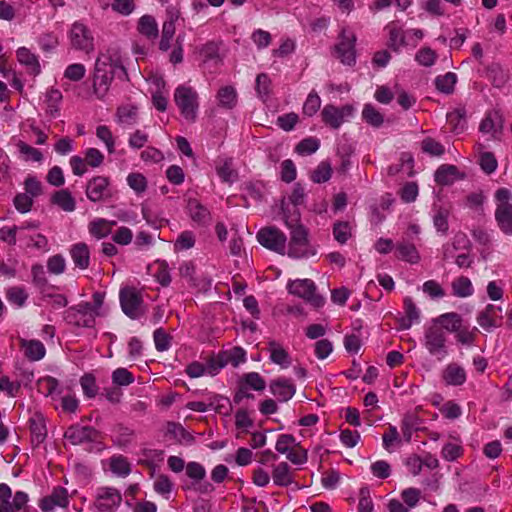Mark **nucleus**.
I'll use <instances>...</instances> for the list:
<instances>
[{"mask_svg": "<svg viewBox=\"0 0 512 512\" xmlns=\"http://www.w3.org/2000/svg\"><path fill=\"white\" fill-rule=\"evenodd\" d=\"M206 375L215 376L219 371L225 367L222 357L218 353L208 357L204 363Z\"/></svg>", "mask_w": 512, "mask_h": 512, "instance_id": "60", "label": "nucleus"}, {"mask_svg": "<svg viewBox=\"0 0 512 512\" xmlns=\"http://www.w3.org/2000/svg\"><path fill=\"white\" fill-rule=\"evenodd\" d=\"M216 97L218 105L224 109H233L237 104V92L233 86L221 87Z\"/></svg>", "mask_w": 512, "mask_h": 512, "instance_id": "34", "label": "nucleus"}, {"mask_svg": "<svg viewBox=\"0 0 512 512\" xmlns=\"http://www.w3.org/2000/svg\"><path fill=\"white\" fill-rule=\"evenodd\" d=\"M112 383L116 386H128L134 382L133 374L126 368H117L112 372Z\"/></svg>", "mask_w": 512, "mask_h": 512, "instance_id": "51", "label": "nucleus"}, {"mask_svg": "<svg viewBox=\"0 0 512 512\" xmlns=\"http://www.w3.org/2000/svg\"><path fill=\"white\" fill-rule=\"evenodd\" d=\"M442 379L446 385L460 386L466 381V372L459 364L450 363L443 369Z\"/></svg>", "mask_w": 512, "mask_h": 512, "instance_id": "24", "label": "nucleus"}, {"mask_svg": "<svg viewBox=\"0 0 512 512\" xmlns=\"http://www.w3.org/2000/svg\"><path fill=\"white\" fill-rule=\"evenodd\" d=\"M272 394L280 401H287L295 394V386L288 379H277L270 383Z\"/></svg>", "mask_w": 512, "mask_h": 512, "instance_id": "25", "label": "nucleus"}, {"mask_svg": "<svg viewBox=\"0 0 512 512\" xmlns=\"http://www.w3.org/2000/svg\"><path fill=\"white\" fill-rule=\"evenodd\" d=\"M81 388L83 393L88 398H94L98 393V386L96 379L92 374H85L80 379Z\"/></svg>", "mask_w": 512, "mask_h": 512, "instance_id": "52", "label": "nucleus"}, {"mask_svg": "<svg viewBox=\"0 0 512 512\" xmlns=\"http://www.w3.org/2000/svg\"><path fill=\"white\" fill-rule=\"evenodd\" d=\"M477 322L484 330H491L500 327L503 322L502 308L493 304H488L477 315Z\"/></svg>", "mask_w": 512, "mask_h": 512, "instance_id": "16", "label": "nucleus"}, {"mask_svg": "<svg viewBox=\"0 0 512 512\" xmlns=\"http://www.w3.org/2000/svg\"><path fill=\"white\" fill-rule=\"evenodd\" d=\"M110 470L118 476L125 477L130 474L131 467L126 457L117 455L110 458Z\"/></svg>", "mask_w": 512, "mask_h": 512, "instance_id": "44", "label": "nucleus"}, {"mask_svg": "<svg viewBox=\"0 0 512 512\" xmlns=\"http://www.w3.org/2000/svg\"><path fill=\"white\" fill-rule=\"evenodd\" d=\"M470 248V241L463 232L454 235L451 242L443 245V260H449L455 257V253L459 250H467Z\"/></svg>", "mask_w": 512, "mask_h": 512, "instance_id": "20", "label": "nucleus"}, {"mask_svg": "<svg viewBox=\"0 0 512 512\" xmlns=\"http://www.w3.org/2000/svg\"><path fill=\"white\" fill-rule=\"evenodd\" d=\"M333 235L337 242L345 244L351 237V226L348 222H338L334 224Z\"/></svg>", "mask_w": 512, "mask_h": 512, "instance_id": "55", "label": "nucleus"}, {"mask_svg": "<svg viewBox=\"0 0 512 512\" xmlns=\"http://www.w3.org/2000/svg\"><path fill=\"white\" fill-rule=\"evenodd\" d=\"M298 443L293 435L281 434L276 441L275 449L278 453L286 455Z\"/></svg>", "mask_w": 512, "mask_h": 512, "instance_id": "53", "label": "nucleus"}, {"mask_svg": "<svg viewBox=\"0 0 512 512\" xmlns=\"http://www.w3.org/2000/svg\"><path fill=\"white\" fill-rule=\"evenodd\" d=\"M85 194L94 203L112 198L113 190L110 178L102 175L92 177L86 184Z\"/></svg>", "mask_w": 512, "mask_h": 512, "instance_id": "8", "label": "nucleus"}, {"mask_svg": "<svg viewBox=\"0 0 512 512\" xmlns=\"http://www.w3.org/2000/svg\"><path fill=\"white\" fill-rule=\"evenodd\" d=\"M404 310L406 316L401 320V327L409 329L419 319V310L410 297L404 299Z\"/></svg>", "mask_w": 512, "mask_h": 512, "instance_id": "43", "label": "nucleus"}, {"mask_svg": "<svg viewBox=\"0 0 512 512\" xmlns=\"http://www.w3.org/2000/svg\"><path fill=\"white\" fill-rule=\"evenodd\" d=\"M450 215V207L447 206H435L434 207V215H433V223L437 231L446 234L449 225L448 218Z\"/></svg>", "mask_w": 512, "mask_h": 512, "instance_id": "40", "label": "nucleus"}, {"mask_svg": "<svg viewBox=\"0 0 512 512\" xmlns=\"http://www.w3.org/2000/svg\"><path fill=\"white\" fill-rule=\"evenodd\" d=\"M289 293L302 298L314 308H320L324 305V298L319 295L315 283L310 279H297L287 285Z\"/></svg>", "mask_w": 512, "mask_h": 512, "instance_id": "6", "label": "nucleus"}, {"mask_svg": "<svg viewBox=\"0 0 512 512\" xmlns=\"http://www.w3.org/2000/svg\"><path fill=\"white\" fill-rule=\"evenodd\" d=\"M68 39L71 48L90 54L94 51V36L92 31L82 22L76 21L72 24Z\"/></svg>", "mask_w": 512, "mask_h": 512, "instance_id": "7", "label": "nucleus"}, {"mask_svg": "<svg viewBox=\"0 0 512 512\" xmlns=\"http://www.w3.org/2000/svg\"><path fill=\"white\" fill-rule=\"evenodd\" d=\"M114 225L115 221H108L103 218H98L89 223L88 230L89 233L96 239H102L111 233L112 227Z\"/></svg>", "mask_w": 512, "mask_h": 512, "instance_id": "32", "label": "nucleus"}, {"mask_svg": "<svg viewBox=\"0 0 512 512\" xmlns=\"http://www.w3.org/2000/svg\"><path fill=\"white\" fill-rule=\"evenodd\" d=\"M321 106V99L319 95L312 91L309 93L306 101L303 105V114L307 116H313L320 108Z\"/></svg>", "mask_w": 512, "mask_h": 512, "instance_id": "62", "label": "nucleus"}, {"mask_svg": "<svg viewBox=\"0 0 512 512\" xmlns=\"http://www.w3.org/2000/svg\"><path fill=\"white\" fill-rule=\"evenodd\" d=\"M20 348L24 356L32 362L41 360L46 354V348L40 340L21 339Z\"/></svg>", "mask_w": 512, "mask_h": 512, "instance_id": "22", "label": "nucleus"}, {"mask_svg": "<svg viewBox=\"0 0 512 512\" xmlns=\"http://www.w3.org/2000/svg\"><path fill=\"white\" fill-rule=\"evenodd\" d=\"M362 118L373 127H380L384 122L383 115L372 104H366L364 106Z\"/></svg>", "mask_w": 512, "mask_h": 512, "instance_id": "45", "label": "nucleus"}, {"mask_svg": "<svg viewBox=\"0 0 512 512\" xmlns=\"http://www.w3.org/2000/svg\"><path fill=\"white\" fill-rule=\"evenodd\" d=\"M68 504L69 500L67 489L61 486H57L52 490L51 494L43 497L40 500L39 507L44 512H50L56 507L65 508L68 506Z\"/></svg>", "mask_w": 512, "mask_h": 512, "instance_id": "17", "label": "nucleus"}, {"mask_svg": "<svg viewBox=\"0 0 512 512\" xmlns=\"http://www.w3.org/2000/svg\"><path fill=\"white\" fill-rule=\"evenodd\" d=\"M115 78L119 80V74L94 65L92 74V90L97 99L104 100L106 98Z\"/></svg>", "mask_w": 512, "mask_h": 512, "instance_id": "12", "label": "nucleus"}, {"mask_svg": "<svg viewBox=\"0 0 512 512\" xmlns=\"http://www.w3.org/2000/svg\"><path fill=\"white\" fill-rule=\"evenodd\" d=\"M396 257L400 260L416 264L420 261V255L413 243L401 241L396 245Z\"/></svg>", "mask_w": 512, "mask_h": 512, "instance_id": "27", "label": "nucleus"}, {"mask_svg": "<svg viewBox=\"0 0 512 512\" xmlns=\"http://www.w3.org/2000/svg\"><path fill=\"white\" fill-rule=\"evenodd\" d=\"M241 381L249 388L255 391H262L265 389V380L257 372H250L243 375Z\"/></svg>", "mask_w": 512, "mask_h": 512, "instance_id": "54", "label": "nucleus"}, {"mask_svg": "<svg viewBox=\"0 0 512 512\" xmlns=\"http://www.w3.org/2000/svg\"><path fill=\"white\" fill-rule=\"evenodd\" d=\"M274 484L281 487L289 486L293 482V475L290 466L286 462H281L274 466L272 471Z\"/></svg>", "mask_w": 512, "mask_h": 512, "instance_id": "31", "label": "nucleus"}, {"mask_svg": "<svg viewBox=\"0 0 512 512\" xmlns=\"http://www.w3.org/2000/svg\"><path fill=\"white\" fill-rule=\"evenodd\" d=\"M86 68L81 63L70 64L64 71V77L73 82H78L84 78Z\"/></svg>", "mask_w": 512, "mask_h": 512, "instance_id": "58", "label": "nucleus"}, {"mask_svg": "<svg viewBox=\"0 0 512 512\" xmlns=\"http://www.w3.org/2000/svg\"><path fill=\"white\" fill-rule=\"evenodd\" d=\"M105 293L95 292L92 295L93 302H81L68 308L64 313L65 321L78 328H92L96 317L100 315V309L104 303Z\"/></svg>", "mask_w": 512, "mask_h": 512, "instance_id": "1", "label": "nucleus"}, {"mask_svg": "<svg viewBox=\"0 0 512 512\" xmlns=\"http://www.w3.org/2000/svg\"><path fill=\"white\" fill-rule=\"evenodd\" d=\"M421 147L423 152L432 156H441L445 152L444 146L431 137L425 138L421 143Z\"/></svg>", "mask_w": 512, "mask_h": 512, "instance_id": "64", "label": "nucleus"}, {"mask_svg": "<svg viewBox=\"0 0 512 512\" xmlns=\"http://www.w3.org/2000/svg\"><path fill=\"white\" fill-rule=\"evenodd\" d=\"M424 347L430 355L436 357L439 361L448 355L447 335L438 326L431 322L426 325L424 330Z\"/></svg>", "mask_w": 512, "mask_h": 512, "instance_id": "5", "label": "nucleus"}, {"mask_svg": "<svg viewBox=\"0 0 512 512\" xmlns=\"http://www.w3.org/2000/svg\"><path fill=\"white\" fill-rule=\"evenodd\" d=\"M51 203L65 212H73L76 209V201L67 189L55 191L51 196Z\"/></svg>", "mask_w": 512, "mask_h": 512, "instance_id": "28", "label": "nucleus"}, {"mask_svg": "<svg viewBox=\"0 0 512 512\" xmlns=\"http://www.w3.org/2000/svg\"><path fill=\"white\" fill-rule=\"evenodd\" d=\"M386 30L389 34V47L394 51H398L400 47L406 44L404 31L398 24L391 22L386 26Z\"/></svg>", "mask_w": 512, "mask_h": 512, "instance_id": "35", "label": "nucleus"}, {"mask_svg": "<svg viewBox=\"0 0 512 512\" xmlns=\"http://www.w3.org/2000/svg\"><path fill=\"white\" fill-rule=\"evenodd\" d=\"M18 61L25 65L28 71L34 75H38L41 71L38 57L33 54L28 48L21 47L16 52Z\"/></svg>", "mask_w": 512, "mask_h": 512, "instance_id": "29", "label": "nucleus"}, {"mask_svg": "<svg viewBox=\"0 0 512 512\" xmlns=\"http://www.w3.org/2000/svg\"><path fill=\"white\" fill-rule=\"evenodd\" d=\"M463 178L464 174L460 173L455 165L443 164L435 172V181L442 186L451 185L456 180Z\"/></svg>", "mask_w": 512, "mask_h": 512, "instance_id": "23", "label": "nucleus"}, {"mask_svg": "<svg viewBox=\"0 0 512 512\" xmlns=\"http://www.w3.org/2000/svg\"><path fill=\"white\" fill-rule=\"evenodd\" d=\"M6 298L11 304L22 307L28 299V293L23 287L14 286L7 289Z\"/></svg>", "mask_w": 512, "mask_h": 512, "instance_id": "47", "label": "nucleus"}, {"mask_svg": "<svg viewBox=\"0 0 512 512\" xmlns=\"http://www.w3.org/2000/svg\"><path fill=\"white\" fill-rule=\"evenodd\" d=\"M267 350L270 353V360L273 363L280 365L282 368H287L290 366V355L281 344L276 341H270L268 342Z\"/></svg>", "mask_w": 512, "mask_h": 512, "instance_id": "26", "label": "nucleus"}, {"mask_svg": "<svg viewBox=\"0 0 512 512\" xmlns=\"http://www.w3.org/2000/svg\"><path fill=\"white\" fill-rule=\"evenodd\" d=\"M122 502L121 493L112 487H103L98 490L94 501L95 512H115Z\"/></svg>", "mask_w": 512, "mask_h": 512, "instance_id": "13", "label": "nucleus"}, {"mask_svg": "<svg viewBox=\"0 0 512 512\" xmlns=\"http://www.w3.org/2000/svg\"><path fill=\"white\" fill-rule=\"evenodd\" d=\"M462 317L455 313V312H449L439 315L438 317L431 320V323L435 326H438V328L442 331H445V333H455V331H458L459 328H461L462 324Z\"/></svg>", "mask_w": 512, "mask_h": 512, "instance_id": "19", "label": "nucleus"}, {"mask_svg": "<svg viewBox=\"0 0 512 512\" xmlns=\"http://www.w3.org/2000/svg\"><path fill=\"white\" fill-rule=\"evenodd\" d=\"M332 175V167L328 161H322L319 165L311 172L310 178L314 183L327 182Z\"/></svg>", "mask_w": 512, "mask_h": 512, "instance_id": "46", "label": "nucleus"}, {"mask_svg": "<svg viewBox=\"0 0 512 512\" xmlns=\"http://www.w3.org/2000/svg\"><path fill=\"white\" fill-rule=\"evenodd\" d=\"M353 114V107L326 105L321 111L322 121L332 129H338Z\"/></svg>", "mask_w": 512, "mask_h": 512, "instance_id": "14", "label": "nucleus"}, {"mask_svg": "<svg viewBox=\"0 0 512 512\" xmlns=\"http://www.w3.org/2000/svg\"><path fill=\"white\" fill-rule=\"evenodd\" d=\"M488 76L493 86L497 88L504 87L510 78L508 70H505L499 64H492L489 67Z\"/></svg>", "mask_w": 512, "mask_h": 512, "instance_id": "41", "label": "nucleus"}, {"mask_svg": "<svg viewBox=\"0 0 512 512\" xmlns=\"http://www.w3.org/2000/svg\"><path fill=\"white\" fill-rule=\"evenodd\" d=\"M95 65L119 74V80L121 81H129L121 49L116 44L109 45L100 50Z\"/></svg>", "mask_w": 512, "mask_h": 512, "instance_id": "4", "label": "nucleus"}, {"mask_svg": "<svg viewBox=\"0 0 512 512\" xmlns=\"http://www.w3.org/2000/svg\"><path fill=\"white\" fill-rule=\"evenodd\" d=\"M286 458L293 464L301 465L307 462L308 452L298 443L286 454Z\"/></svg>", "mask_w": 512, "mask_h": 512, "instance_id": "61", "label": "nucleus"}, {"mask_svg": "<svg viewBox=\"0 0 512 512\" xmlns=\"http://www.w3.org/2000/svg\"><path fill=\"white\" fill-rule=\"evenodd\" d=\"M156 265L157 270L155 272V278L158 283H160L164 287H167L171 283V276L168 263L164 260H157Z\"/></svg>", "mask_w": 512, "mask_h": 512, "instance_id": "57", "label": "nucleus"}, {"mask_svg": "<svg viewBox=\"0 0 512 512\" xmlns=\"http://www.w3.org/2000/svg\"><path fill=\"white\" fill-rule=\"evenodd\" d=\"M120 304L123 312L131 319H138L144 314L141 293L133 287L121 289Z\"/></svg>", "mask_w": 512, "mask_h": 512, "instance_id": "9", "label": "nucleus"}, {"mask_svg": "<svg viewBox=\"0 0 512 512\" xmlns=\"http://www.w3.org/2000/svg\"><path fill=\"white\" fill-rule=\"evenodd\" d=\"M155 347L158 351H167L171 346L172 337L164 329L158 328L153 334Z\"/></svg>", "mask_w": 512, "mask_h": 512, "instance_id": "56", "label": "nucleus"}, {"mask_svg": "<svg viewBox=\"0 0 512 512\" xmlns=\"http://www.w3.org/2000/svg\"><path fill=\"white\" fill-rule=\"evenodd\" d=\"M355 35L346 29L341 31L339 41L334 46V55L343 64L352 66L356 62Z\"/></svg>", "mask_w": 512, "mask_h": 512, "instance_id": "11", "label": "nucleus"}, {"mask_svg": "<svg viewBox=\"0 0 512 512\" xmlns=\"http://www.w3.org/2000/svg\"><path fill=\"white\" fill-rule=\"evenodd\" d=\"M39 392L45 396L53 397L54 393L58 390L59 381L51 376L40 378L37 382Z\"/></svg>", "mask_w": 512, "mask_h": 512, "instance_id": "50", "label": "nucleus"}, {"mask_svg": "<svg viewBox=\"0 0 512 512\" xmlns=\"http://www.w3.org/2000/svg\"><path fill=\"white\" fill-rule=\"evenodd\" d=\"M174 102L188 122H195L199 109V96L195 89L180 85L175 89Z\"/></svg>", "mask_w": 512, "mask_h": 512, "instance_id": "3", "label": "nucleus"}, {"mask_svg": "<svg viewBox=\"0 0 512 512\" xmlns=\"http://www.w3.org/2000/svg\"><path fill=\"white\" fill-rule=\"evenodd\" d=\"M453 294L460 298L469 297L473 294L474 289L468 277L460 276L453 280L452 284Z\"/></svg>", "mask_w": 512, "mask_h": 512, "instance_id": "42", "label": "nucleus"}, {"mask_svg": "<svg viewBox=\"0 0 512 512\" xmlns=\"http://www.w3.org/2000/svg\"><path fill=\"white\" fill-rule=\"evenodd\" d=\"M138 31L148 39H156L159 34L158 24L151 15H143L138 20Z\"/></svg>", "mask_w": 512, "mask_h": 512, "instance_id": "33", "label": "nucleus"}, {"mask_svg": "<svg viewBox=\"0 0 512 512\" xmlns=\"http://www.w3.org/2000/svg\"><path fill=\"white\" fill-rule=\"evenodd\" d=\"M64 437L73 445H81L96 442L99 437V432L92 426L75 424L67 428Z\"/></svg>", "mask_w": 512, "mask_h": 512, "instance_id": "15", "label": "nucleus"}, {"mask_svg": "<svg viewBox=\"0 0 512 512\" xmlns=\"http://www.w3.org/2000/svg\"><path fill=\"white\" fill-rule=\"evenodd\" d=\"M479 129L482 133L491 134L493 137H496L502 129L501 118L497 113H488L481 121Z\"/></svg>", "mask_w": 512, "mask_h": 512, "instance_id": "36", "label": "nucleus"}, {"mask_svg": "<svg viewBox=\"0 0 512 512\" xmlns=\"http://www.w3.org/2000/svg\"><path fill=\"white\" fill-rule=\"evenodd\" d=\"M196 242L195 234L192 231L185 230L179 234L175 243L174 249L175 251H183L188 250L194 247Z\"/></svg>", "mask_w": 512, "mask_h": 512, "instance_id": "48", "label": "nucleus"}, {"mask_svg": "<svg viewBox=\"0 0 512 512\" xmlns=\"http://www.w3.org/2000/svg\"><path fill=\"white\" fill-rule=\"evenodd\" d=\"M456 81V74L448 72L445 75L438 76L435 80V85L439 91L449 94L453 91Z\"/></svg>", "mask_w": 512, "mask_h": 512, "instance_id": "49", "label": "nucleus"}, {"mask_svg": "<svg viewBox=\"0 0 512 512\" xmlns=\"http://www.w3.org/2000/svg\"><path fill=\"white\" fill-rule=\"evenodd\" d=\"M258 242L265 248L284 255L286 251V235L276 227H265L257 233Z\"/></svg>", "mask_w": 512, "mask_h": 512, "instance_id": "10", "label": "nucleus"}, {"mask_svg": "<svg viewBox=\"0 0 512 512\" xmlns=\"http://www.w3.org/2000/svg\"><path fill=\"white\" fill-rule=\"evenodd\" d=\"M447 122L451 126V130L455 133H461L466 125V110L463 107L455 108L447 113Z\"/></svg>", "mask_w": 512, "mask_h": 512, "instance_id": "37", "label": "nucleus"}, {"mask_svg": "<svg viewBox=\"0 0 512 512\" xmlns=\"http://www.w3.org/2000/svg\"><path fill=\"white\" fill-rule=\"evenodd\" d=\"M30 432L32 436V441L37 444L42 443L46 438V427L41 420L32 419L30 421Z\"/></svg>", "mask_w": 512, "mask_h": 512, "instance_id": "63", "label": "nucleus"}, {"mask_svg": "<svg viewBox=\"0 0 512 512\" xmlns=\"http://www.w3.org/2000/svg\"><path fill=\"white\" fill-rule=\"evenodd\" d=\"M70 257L75 267L85 270L90 265V249L84 242L73 244L69 249Z\"/></svg>", "mask_w": 512, "mask_h": 512, "instance_id": "21", "label": "nucleus"}, {"mask_svg": "<svg viewBox=\"0 0 512 512\" xmlns=\"http://www.w3.org/2000/svg\"><path fill=\"white\" fill-rule=\"evenodd\" d=\"M127 183L138 194L145 192L147 189V180L141 173H130L127 176Z\"/></svg>", "mask_w": 512, "mask_h": 512, "instance_id": "59", "label": "nucleus"}, {"mask_svg": "<svg viewBox=\"0 0 512 512\" xmlns=\"http://www.w3.org/2000/svg\"><path fill=\"white\" fill-rule=\"evenodd\" d=\"M495 217L501 230L512 235V206L497 207Z\"/></svg>", "mask_w": 512, "mask_h": 512, "instance_id": "39", "label": "nucleus"}, {"mask_svg": "<svg viewBox=\"0 0 512 512\" xmlns=\"http://www.w3.org/2000/svg\"><path fill=\"white\" fill-rule=\"evenodd\" d=\"M298 213L285 217V223L291 229V237L288 244L287 254L292 258H307L315 255L316 251L310 246L306 229L299 224Z\"/></svg>", "mask_w": 512, "mask_h": 512, "instance_id": "2", "label": "nucleus"}, {"mask_svg": "<svg viewBox=\"0 0 512 512\" xmlns=\"http://www.w3.org/2000/svg\"><path fill=\"white\" fill-rule=\"evenodd\" d=\"M115 116L120 125L133 126L137 123L138 108L131 104L119 106Z\"/></svg>", "mask_w": 512, "mask_h": 512, "instance_id": "30", "label": "nucleus"}, {"mask_svg": "<svg viewBox=\"0 0 512 512\" xmlns=\"http://www.w3.org/2000/svg\"><path fill=\"white\" fill-rule=\"evenodd\" d=\"M219 354L222 357L225 366L231 364L234 367H237L239 364L246 361V351L239 346L221 351Z\"/></svg>", "mask_w": 512, "mask_h": 512, "instance_id": "38", "label": "nucleus"}, {"mask_svg": "<svg viewBox=\"0 0 512 512\" xmlns=\"http://www.w3.org/2000/svg\"><path fill=\"white\" fill-rule=\"evenodd\" d=\"M187 211L191 220L198 226H207L211 223L212 217L209 209L199 200L190 198L187 202Z\"/></svg>", "mask_w": 512, "mask_h": 512, "instance_id": "18", "label": "nucleus"}]
</instances>
